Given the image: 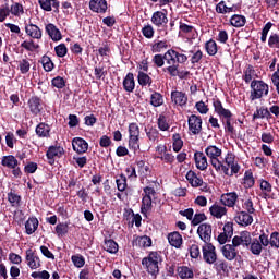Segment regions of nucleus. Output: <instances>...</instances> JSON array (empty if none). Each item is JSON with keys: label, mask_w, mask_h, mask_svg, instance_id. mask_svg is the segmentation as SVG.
Returning a JSON list of instances; mask_svg holds the SVG:
<instances>
[{"label": "nucleus", "mask_w": 279, "mask_h": 279, "mask_svg": "<svg viewBox=\"0 0 279 279\" xmlns=\"http://www.w3.org/2000/svg\"><path fill=\"white\" fill-rule=\"evenodd\" d=\"M39 62L43 64V69L44 71H46V73H50V71L56 69V64L47 54L43 56Z\"/></svg>", "instance_id": "obj_42"}, {"label": "nucleus", "mask_w": 279, "mask_h": 279, "mask_svg": "<svg viewBox=\"0 0 279 279\" xmlns=\"http://www.w3.org/2000/svg\"><path fill=\"white\" fill-rule=\"evenodd\" d=\"M255 75H256V70H254V66L252 64H248L243 71L242 78L245 82V84H250V82H252Z\"/></svg>", "instance_id": "obj_41"}, {"label": "nucleus", "mask_w": 279, "mask_h": 279, "mask_svg": "<svg viewBox=\"0 0 279 279\" xmlns=\"http://www.w3.org/2000/svg\"><path fill=\"white\" fill-rule=\"evenodd\" d=\"M205 154L208 156V158H219L222 151L221 148L217 147L216 145H210L205 149Z\"/></svg>", "instance_id": "obj_48"}, {"label": "nucleus", "mask_w": 279, "mask_h": 279, "mask_svg": "<svg viewBox=\"0 0 279 279\" xmlns=\"http://www.w3.org/2000/svg\"><path fill=\"white\" fill-rule=\"evenodd\" d=\"M167 49H169V41L167 40H159L151 45L153 53H162Z\"/></svg>", "instance_id": "obj_43"}, {"label": "nucleus", "mask_w": 279, "mask_h": 279, "mask_svg": "<svg viewBox=\"0 0 279 279\" xmlns=\"http://www.w3.org/2000/svg\"><path fill=\"white\" fill-rule=\"evenodd\" d=\"M234 221L239 223V226H252L254 223V217L248 211H238L236 216L234 217Z\"/></svg>", "instance_id": "obj_19"}, {"label": "nucleus", "mask_w": 279, "mask_h": 279, "mask_svg": "<svg viewBox=\"0 0 279 279\" xmlns=\"http://www.w3.org/2000/svg\"><path fill=\"white\" fill-rule=\"evenodd\" d=\"M89 10L97 14H106L108 12V1L106 0H90Z\"/></svg>", "instance_id": "obj_18"}, {"label": "nucleus", "mask_w": 279, "mask_h": 279, "mask_svg": "<svg viewBox=\"0 0 279 279\" xmlns=\"http://www.w3.org/2000/svg\"><path fill=\"white\" fill-rule=\"evenodd\" d=\"M165 62L168 66H171V54L169 53V50H167L165 54H155L153 57V63L158 69H162V66H165Z\"/></svg>", "instance_id": "obj_20"}, {"label": "nucleus", "mask_w": 279, "mask_h": 279, "mask_svg": "<svg viewBox=\"0 0 279 279\" xmlns=\"http://www.w3.org/2000/svg\"><path fill=\"white\" fill-rule=\"evenodd\" d=\"M27 107L34 117H39L45 112V101L38 96H32L27 101Z\"/></svg>", "instance_id": "obj_4"}, {"label": "nucleus", "mask_w": 279, "mask_h": 279, "mask_svg": "<svg viewBox=\"0 0 279 279\" xmlns=\"http://www.w3.org/2000/svg\"><path fill=\"white\" fill-rule=\"evenodd\" d=\"M209 213L211 217H215L216 219H221L222 217H225V215L228 214V208H226V206L214 204L209 207Z\"/></svg>", "instance_id": "obj_29"}, {"label": "nucleus", "mask_w": 279, "mask_h": 279, "mask_svg": "<svg viewBox=\"0 0 279 279\" xmlns=\"http://www.w3.org/2000/svg\"><path fill=\"white\" fill-rule=\"evenodd\" d=\"M259 189H260V193H259V197H262V199H274V185H271V183H269V181L265 180V179H260L259 180Z\"/></svg>", "instance_id": "obj_13"}, {"label": "nucleus", "mask_w": 279, "mask_h": 279, "mask_svg": "<svg viewBox=\"0 0 279 279\" xmlns=\"http://www.w3.org/2000/svg\"><path fill=\"white\" fill-rule=\"evenodd\" d=\"M25 32L26 36H29V38L34 40H40V38H43V29L32 22L25 24Z\"/></svg>", "instance_id": "obj_17"}, {"label": "nucleus", "mask_w": 279, "mask_h": 279, "mask_svg": "<svg viewBox=\"0 0 279 279\" xmlns=\"http://www.w3.org/2000/svg\"><path fill=\"white\" fill-rule=\"evenodd\" d=\"M21 195L16 193L15 190H12L8 193V202L11 204L12 208H21Z\"/></svg>", "instance_id": "obj_34"}, {"label": "nucleus", "mask_w": 279, "mask_h": 279, "mask_svg": "<svg viewBox=\"0 0 279 279\" xmlns=\"http://www.w3.org/2000/svg\"><path fill=\"white\" fill-rule=\"evenodd\" d=\"M72 148L76 154H86L88 151V142L82 137H74L72 140Z\"/></svg>", "instance_id": "obj_22"}, {"label": "nucleus", "mask_w": 279, "mask_h": 279, "mask_svg": "<svg viewBox=\"0 0 279 279\" xmlns=\"http://www.w3.org/2000/svg\"><path fill=\"white\" fill-rule=\"evenodd\" d=\"M268 46L270 49H279V35L278 34H272L268 38Z\"/></svg>", "instance_id": "obj_60"}, {"label": "nucleus", "mask_w": 279, "mask_h": 279, "mask_svg": "<svg viewBox=\"0 0 279 279\" xmlns=\"http://www.w3.org/2000/svg\"><path fill=\"white\" fill-rule=\"evenodd\" d=\"M232 243L235 247H250L252 244V233L250 231H241L240 235H234Z\"/></svg>", "instance_id": "obj_11"}, {"label": "nucleus", "mask_w": 279, "mask_h": 279, "mask_svg": "<svg viewBox=\"0 0 279 279\" xmlns=\"http://www.w3.org/2000/svg\"><path fill=\"white\" fill-rule=\"evenodd\" d=\"M25 260L29 269H40V267H43V262H40V257L38 256L36 251L32 248L26 250Z\"/></svg>", "instance_id": "obj_10"}, {"label": "nucleus", "mask_w": 279, "mask_h": 279, "mask_svg": "<svg viewBox=\"0 0 279 279\" xmlns=\"http://www.w3.org/2000/svg\"><path fill=\"white\" fill-rule=\"evenodd\" d=\"M216 12L218 14H230V12H236V10H234V7L226 5V1L222 0L216 5Z\"/></svg>", "instance_id": "obj_46"}, {"label": "nucleus", "mask_w": 279, "mask_h": 279, "mask_svg": "<svg viewBox=\"0 0 279 279\" xmlns=\"http://www.w3.org/2000/svg\"><path fill=\"white\" fill-rule=\"evenodd\" d=\"M236 245L232 242V244H225L221 247L222 256L226 258V260H234L236 256H239V251L236 250Z\"/></svg>", "instance_id": "obj_16"}, {"label": "nucleus", "mask_w": 279, "mask_h": 279, "mask_svg": "<svg viewBox=\"0 0 279 279\" xmlns=\"http://www.w3.org/2000/svg\"><path fill=\"white\" fill-rule=\"evenodd\" d=\"M146 132V136L149 141H151V143H156V141H158V138H160V132L158 131V129L151 126L150 129L145 130Z\"/></svg>", "instance_id": "obj_52"}, {"label": "nucleus", "mask_w": 279, "mask_h": 279, "mask_svg": "<svg viewBox=\"0 0 279 279\" xmlns=\"http://www.w3.org/2000/svg\"><path fill=\"white\" fill-rule=\"evenodd\" d=\"M162 104H165V97L162 96V94L154 92L150 95V106H153L154 108H160Z\"/></svg>", "instance_id": "obj_40"}, {"label": "nucleus", "mask_w": 279, "mask_h": 279, "mask_svg": "<svg viewBox=\"0 0 279 279\" xmlns=\"http://www.w3.org/2000/svg\"><path fill=\"white\" fill-rule=\"evenodd\" d=\"M31 277L35 278V279H50L51 275L49 274V271L43 270V271H34V272H32Z\"/></svg>", "instance_id": "obj_63"}, {"label": "nucleus", "mask_w": 279, "mask_h": 279, "mask_svg": "<svg viewBox=\"0 0 279 279\" xmlns=\"http://www.w3.org/2000/svg\"><path fill=\"white\" fill-rule=\"evenodd\" d=\"M62 156H64V147L59 145L49 146L46 151V158L51 166L56 165V158H62Z\"/></svg>", "instance_id": "obj_8"}, {"label": "nucleus", "mask_w": 279, "mask_h": 279, "mask_svg": "<svg viewBox=\"0 0 279 279\" xmlns=\"http://www.w3.org/2000/svg\"><path fill=\"white\" fill-rule=\"evenodd\" d=\"M157 125L161 132H167V131H169V128H171V125L169 124V121L167 120V116H165L162 113L159 114V117L157 119Z\"/></svg>", "instance_id": "obj_47"}, {"label": "nucleus", "mask_w": 279, "mask_h": 279, "mask_svg": "<svg viewBox=\"0 0 279 279\" xmlns=\"http://www.w3.org/2000/svg\"><path fill=\"white\" fill-rule=\"evenodd\" d=\"M263 247L264 246L263 244H260V241H258V239H251V244L248 245L251 254H253L254 256H260V254H263Z\"/></svg>", "instance_id": "obj_35"}, {"label": "nucleus", "mask_w": 279, "mask_h": 279, "mask_svg": "<svg viewBox=\"0 0 279 279\" xmlns=\"http://www.w3.org/2000/svg\"><path fill=\"white\" fill-rule=\"evenodd\" d=\"M245 23H247L245 15L234 14L230 19V25L232 27H245Z\"/></svg>", "instance_id": "obj_37"}, {"label": "nucleus", "mask_w": 279, "mask_h": 279, "mask_svg": "<svg viewBox=\"0 0 279 279\" xmlns=\"http://www.w3.org/2000/svg\"><path fill=\"white\" fill-rule=\"evenodd\" d=\"M203 260L207 265H215L217 263V247L210 244H204L202 246Z\"/></svg>", "instance_id": "obj_5"}, {"label": "nucleus", "mask_w": 279, "mask_h": 279, "mask_svg": "<svg viewBox=\"0 0 279 279\" xmlns=\"http://www.w3.org/2000/svg\"><path fill=\"white\" fill-rule=\"evenodd\" d=\"M45 29L46 34H48V36L51 38V40H53V43L62 40V33L60 32L58 26H56V24L49 23L45 26Z\"/></svg>", "instance_id": "obj_23"}, {"label": "nucleus", "mask_w": 279, "mask_h": 279, "mask_svg": "<svg viewBox=\"0 0 279 279\" xmlns=\"http://www.w3.org/2000/svg\"><path fill=\"white\" fill-rule=\"evenodd\" d=\"M35 134L38 136V138H51V125L40 122L35 128Z\"/></svg>", "instance_id": "obj_24"}, {"label": "nucleus", "mask_w": 279, "mask_h": 279, "mask_svg": "<svg viewBox=\"0 0 279 279\" xmlns=\"http://www.w3.org/2000/svg\"><path fill=\"white\" fill-rule=\"evenodd\" d=\"M94 75L96 80H105L106 75H108V70H106L105 65H98L94 69Z\"/></svg>", "instance_id": "obj_58"}, {"label": "nucleus", "mask_w": 279, "mask_h": 279, "mask_svg": "<svg viewBox=\"0 0 279 279\" xmlns=\"http://www.w3.org/2000/svg\"><path fill=\"white\" fill-rule=\"evenodd\" d=\"M270 246L279 250V232L275 231L270 234Z\"/></svg>", "instance_id": "obj_64"}, {"label": "nucleus", "mask_w": 279, "mask_h": 279, "mask_svg": "<svg viewBox=\"0 0 279 279\" xmlns=\"http://www.w3.org/2000/svg\"><path fill=\"white\" fill-rule=\"evenodd\" d=\"M31 59H22L19 62V69L22 75H27V72L32 69Z\"/></svg>", "instance_id": "obj_53"}, {"label": "nucleus", "mask_w": 279, "mask_h": 279, "mask_svg": "<svg viewBox=\"0 0 279 279\" xmlns=\"http://www.w3.org/2000/svg\"><path fill=\"white\" fill-rule=\"evenodd\" d=\"M202 116L191 114L187 118L189 130L193 136H197V134L202 133Z\"/></svg>", "instance_id": "obj_9"}, {"label": "nucleus", "mask_w": 279, "mask_h": 279, "mask_svg": "<svg viewBox=\"0 0 279 279\" xmlns=\"http://www.w3.org/2000/svg\"><path fill=\"white\" fill-rule=\"evenodd\" d=\"M1 165L8 167V169H15V167H19V159L13 155H8L2 157Z\"/></svg>", "instance_id": "obj_36"}, {"label": "nucleus", "mask_w": 279, "mask_h": 279, "mask_svg": "<svg viewBox=\"0 0 279 279\" xmlns=\"http://www.w3.org/2000/svg\"><path fill=\"white\" fill-rule=\"evenodd\" d=\"M104 250L108 252V254H117V252H119V243L112 239L106 238L104 241Z\"/></svg>", "instance_id": "obj_32"}, {"label": "nucleus", "mask_w": 279, "mask_h": 279, "mask_svg": "<svg viewBox=\"0 0 279 279\" xmlns=\"http://www.w3.org/2000/svg\"><path fill=\"white\" fill-rule=\"evenodd\" d=\"M57 236H65L69 234V225L64 222H60L54 228Z\"/></svg>", "instance_id": "obj_57"}, {"label": "nucleus", "mask_w": 279, "mask_h": 279, "mask_svg": "<svg viewBox=\"0 0 279 279\" xmlns=\"http://www.w3.org/2000/svg\"><path fill=\"white\" fill-rule=\"evenodd\" d=\"M150 22L155 27L163 28L167 27V24L169 23V16L167 14V10L163 11H155L150 17Z\"/></svg>", "instance_id": "obj_7"}, {"label": "nucleus", "mask_w": 279, "mask_h": 279, "mask_svg": "<svg viewBox=\"0 0 279 279\" xmlns=\"http://www.w3.org/2000/svg\"><path fill=\"white\" fill-rule=\"evenodd\" d=\"M141 128L136 122L129 124V149L136 154L141 149Z\"/></svg>", "instance_id": "obj_3"}, {"label": "nucleus", "mask_w": 279, "mask_h": 279, "mask_svg": "<svg viewBox=\"0 0 279 279\" xmlns=\"http://www.w3.org/2000/svg\"><path fill=\"white\" fill-rule=\"evenodd\" d=\"M243 184H244V189H252L254 184H256V180L254 179V173H252L250 170H247L244 173Z\"/></svg>", "instance_id": "obj_45"}, {"label": "nucleus", "mask_w": 279, "mask_h": 279, "mask_svg": "<svg viewBox=\"0 0 279 279\" xmlns=\"http://www.w3.org/2000/svg\"><path fill=\"white\" fill-rule=\"evenodd\" d=\"M205 51L207 56H217L219 51V46L217 45V41L214 39H209L205 43Z\"/></svg>", "instance_id": "obj_38"}, {"label": "nucleus", "mask_w": 279, "mask_h": 279, "mask_svg": "<svg viewBox=\"0 0 279 279\" xmlns=\"http://www.w3.org/2000/svg\"><path fill=\"white\" fill-rule=\"evenodd\" d=\"M137 82L143 88H145V86H151V84H154V80L151 78V76H149L147 72L143 71H138Z\"/></svg>", "instance_id": "obj_33"}, {"label": "nucleus", "mask_w": 279, "mask_h": 279, "mask_svg": "<svg viewBox=\"0 0 279 279\" xmlns=\"http://www.w3.org/2000/svg\"><path fill=\"white\" fill-rule=\"evenodd\" d=\"M163 73H168L170 77H179V80H186L191 75L190 71H180V65L166 66L162 69Z\"/></svg>", "instance_id": "obj_12"}, {"label": "nucleus", "mask_w": 279, "mask_h": 279, "mask_svg": "<svg viewBox=\"0 0 279 279\" xmlns=\"http://www.w3.org/2000/svg\"><path fill=\"white\" fill-rule=\"evenodd\" d=\"M238 199L239 194H236V192H229L221 195L220 202L223 206H228V208H234Z\"/></svg>", "instance_id": "obj_21"}, {"label": "nucleus", "mask_w": 279, "mask_h": 279, "mask_svg": "<svg viewBox=\"0 0 279 279\" xmlns=\"http://www.w3.org/2000/svg\"><path fill=\"white\" fill-rule=\"evenodd\" d=\"M189 184L193 186V189H197L198 186H204V179L201 177H197V173L193 170H189L186 175H185Z\"/></svg>", "instance_id": "obj_28"}, {"label": "nucleus", "mask_w": 279, "mask_h": 279, "mask_svg": "<svg viewBox=\"0 0 279 279\" xmlns=\"http://www.w3.org/2000/svg\"><path fill=\"white\" fill-rule=\"evenodd\" d=\"M38 218L36 217H29L28 220L25 222V232L28 235L34 234L38 230Z\"/></svg>", "instance_id": "obj_30"}, {"label": "nucleus", "mask_w": 279, "mask_h": 279, "mask_svg": "<svg viewBox=\"0 0 279 279\" xmlns=\"http://www.w3.org/2000/svg\"><path fill=\"white\" fill-rule=\"evenodd\" d=\"M160 263H162V255L158 251L149 252L148 256L142 259V266L150 276L160 274Z\"/></svg>", "instance_id": "obj_1"}, {"label": "nucleus", "mask_w": 279, "mask_h": 279, "mask_svg": "<svg viewBox=\"0 0 279 279\" xmlns=\"http://www.w3.org/2000/svg\"><path fill=\"white\" fill-rule=\"evenodd\" d=\"M197 234L205 245L210 244L213 241V226L210 223H202L197 228Z\"/></svg>", "instance_id": "obj_6"}, {"label": "nucleus", "mask_w": 279, "mask_h": 279, "mask_svg": "<svg viewBox=\"0 0 279 279\" xmlns=\"http://www.w3.org/2000/svg\"><path fill=\"white\" fill-rule=\"evenodd\" d=\"M122 86L125 93H134V88H136V81L134 80V73L129 72L123 78Z\"/></svg>", "instance_id": "obj_27"}, {"label": "nucleus", "mask_w": 279, "mask_h": 279, "mask_svg": "<svg viewBox=\"0 0 279 279\" xmlns=\"http://www.w3.org/2000/svg\"><path fill=\"white\" fill-rule=\"evenodd\" d=\"M71 260L77 269H82L86 265V259L81 254L72 255Z\"/></svg>", "instance_id": "obj_54"}, {"label": "nucleus", "mask_w": 279, "mask_h": 279, "mask_svg": "<svg viewBox=\"0 0 279 279\" xmlns=\"http://www.w3.org/2000/svg\"><path fill=\"white\" fill-rule=\"evenodd\" d=\"M194 160H195L196 168L199 171H206L208 169V158H206V155H204V153L196 151L194 154Z\"/></svg>", "instance_id": "obj_25"}, {"label": "nucleus", "mask_w": 279, "mask_h": 279, "mask_svg": "<svg viewBox=\"0 0 279 279\" xmlns=\"http://www.w3.org/2000/svg\"><path fill=\"white\" fill-rule=\"evenodd\" d=\"M178 274L182 279H191V278H194L195 276V274H193V270H191V268L186 266L179 267Z\"/></svg>", "instance_id": "obj_51"}, {"label": "nucleus", "mask_w": 279, "mask_h": 279, "mask_svg": "<svg viewBox=\"0 0 279 279\" xmlns=\"http://www.w3.org/2000/svg\"><path fill=\"white\" fill-rule=\"evenodd\" d=\"M167 239L171 247H175V250H180V247H182V244L184 243L182 234H180V232L178 231L169 233Z\"/></svg>", "instance_id": "obj_26"}, {"label": "nucleus", "mask_w": 279, "mask_h": 279, "mask_svg": "<svg viewBox=\"0 0 279 279\" xmlns=\"http://www.w3.org/2000/svg\"><path fill=\"white\" fill-rule=\"evenodd\" d=\"M171 66H180V64H186L189 57L184 53L175 51L173 48L169 49Z\"/></svg>", "instance_id": "obj_14"}, {"label": "nucleus", "mask_w": 279, "mask_h": 279, "mask_svg": "<svg viewBox=\"0 0 279 279\" xmlns=\"http://www.w3.org/2000/svg\"><path fill=\"white\" fill-rule=\"evenodd\" d=\"M184 147V141H182V136L179 133L172 135V149L175 154L180 153Z\"/></svg>", "instance_id": "obj_39"}, {"label": "nucleus", "mask_w": 279, "mask_h": 279, "mask_svg": "<svg viewBox=\"0 0 279 279\" xmlns=\"http://www.w3.org/2000/svg\"><path fill=\"white\" fill-rule=\"evenodd\" d=\"M189 53H192L190 58V62L191 64H193V66H195L196 64H199V62H202V58H204V52L201 49L190 50Z\"/></svg>", "instance_id": "obj_44"}, {"label": "nucleus", "mask_w": 279, "mask_h": 279, "mask_svg": "<svg viewBox=\"0 0 279 279\" xmlns=\"http://www.w3.org/2000/svg\"><path fill=\"white\" fill-rule=\"evenodd\" d=\"M10 10V14H12L13 16H20L21 14H25V10L23 9V4L19 3V2H14L11 5Z\"/></svg>", "instance_id": "obj_56"}, {"label": "nucleus", "mask_w": 279, "mask_h": 279, "mask_svg": "<svg viewBox=\"0 0 279 279\" xmlns=\"http://www.w3.org/2000/svg\"><path fill=\"white\" fill-rule=\"evenodd\" d=\"M21 47L23 49H26V51H36V49H40V45L34 43V39H31L29 41L25 40L21 44Z\"/></svg>", "instance_id": "obj_59"}, {"label": "nucleus", "mask_w": 279, "mask_h": 279, "mask_svg": "<svg viewBox=\"0 0 279 279\" xmlns=\"http://www.w3.org/2000/svg\"><path fill=\"white\" fill-rule=\"evenodd\" d=\"M269 95V85L264 81L253 80L251 82V101H256V99H263Z\"/></svg>", "instance_id": "obj_2"}, {"label": "nucleus", "mask_w": 279, "mask_h": 279, "mask_svg": "<svg viewBox=\"0 0 279 279\" xmlns=\"http://www.w3.org/2000/svg\"><path fill=\"white\" fill-rule=\"evenodd\" d=\"M171 101L172 104H174V106H180L181 108H184V106L189 104V96L184 92L172 90Z\"/></svg>", "instance_id": "obj_15"}, {"label": "nucleus", "mask_w": 279, "mask_h": 279, "mask_svg": "<svg viewBox=\"0 0 279 279\" xmlns=\"http://www.w3.org/2000/svg\"><path fill=\"white\" fill-rule=\"evenodd\" d=\"M51 86L58 88V90H62L66 86V81L62 76H56L51 80Z\"/></svg>", "instance_id": "obj_55"}, {"label": "nucleus", "mask_w": 279, "mask_h": 279, "mask_svg": "<svg viewBox=\"0 0 279 279\" xmlns=\"http://www.w3.org/2000/svg\"><path fill=\"white\" fill-rule=\"evenodd\" d=\"M190 256L191 258H194V259L202 258V252L199 251V245L192 244L190 246Z\"/></svg>", "instance_id": "obj_61"}, {"label": "nucleus", "mask_w": 279, "mask_h": 279, "mask_svg": "<svg viewBox=\"0 0 279 279\" xmlns=\"http://www.w3.org/2000/svg\"><path fill=\"white\" fill-rule=\"evenodd\" d=\"M195 108H196L197 112H199V114H208V112L210 110L208 108V105H206V102H204L203 100L197 101L195 104Z\"/></svg>", "instance_id": "obj_62"}, {"label": "nucleus", "mask_w": 279, "mask_h": 279, "mask_svg": "<svg viewBox=\"0 0 279 279\" xmlns=\"http://www.w3.org/2000/svg\"><path fill=\"white\" fill-rule=\"evenodd\" d=\"M117 189L120 193H125L128 189V178L125 174H120L119 178L116 180Z\"/></svg>", "instance_id": "obj_50"}, {"label": "nucleus", "mask_w": 279, "mask_h": 279, "mask_svg": "<svg viewBox=\"0 0 279 279\" xmlns=\"http://www.w3.org/2000/svg\"><path fill=\"white\" fill-rule=\"evenodd\" d=\"M151 208H153L151 198H147L146 196H143L142 207H141L142 215L147 216V213H150Z\"/></svg>", "instance_id": "obj_49"}, {"label": "nucleus", "mask_w": 279, "mask_h": 279, "mask_svg": "<svg viewBox=\"0 0 279 279\" xmlns=\"http://www.w3.org/2000/svg\"><path fill=\"white\" fill-rule=\"evenodd\" d=\"M151 238L147 235L136 236V239L133 240V246L135 247H151Z\"/></svg>", "instance_id": "obj_31"}]
</instances>
